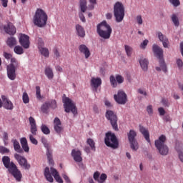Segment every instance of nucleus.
<instances>
[{"instance_id":"nucleus-46","label":"nucleus","mask_w":183,"mask_h":183,"mask_svg":"<svg viewBox=\"0 0 183 183\" xmlns=\"http://www.w3.org/2000/svg\"><path fill=\"white\" fill-rule=\"evenodd\" d=\"M9 149L4 146H0V154H8Z\"/></svg>"},{"instance_id":"nucleus-40","label":"nucleus","mask_w":183,"mask_h":183,"mask_svg":"<svg viewBox=\"0 0 183 183\" xmlns=\"http://www.w3.org/2000/svg\"><path fill=\"white\" fill-rule=\"evenodd\" d=\"M14 51L15 54H17L18 55H22V54H24V49H22L21 46H16Z\"/></svg>"},{"instance_id":"nucleus-12","label":"nucleus","mask_w":183,"mask_h":183,"mask_svg":"<svg viewBox=\"0 0 183 183\" xmlns=\"http://www.w3.org/2000/svg\"><path fill=\"white\" fill-rule=\"evenodd\" d=\"M135 137H137V132L134 130H130L128 134V138L130 143V147L133 151L138 150V142L135 139Z\"/></svg>"},{"instance_id":"nucleus-24","label":"nucleus","mask_w":183,"mask_h":183,"mask_svg":"<svg viewBox=\"0 0 183 183\" xmlns=\"http://www.w3.org/2000/svg\"><path fill=\"white\" fill-rule=\"evenodd\" d=\"M4 29L9 35H15L16 34V28L14 27L12 23H9L7 26H4Z\"/></svg>"},{"instance_id":"nucleus-4","label":"nucleus","mask_w":183,"mask_h":183,"mask_svg":"<svg viewBox=\"0 0 183 183\" xmlns=\"http://www.w3.org/2000/svg\"><path fill=\"white\" fill-rule=\"evenodd\" d=\"M167 141V137L165 135L162 134L157 140L155 141V147L158 149L160 155H168V152L169 149H168V146L165 144Z\"/></svg>"},{"instance_id":"nucleus-50","label":"nucleus","mask_w":183,"mask_h":183,"mask_svg":"<svg viewBox=\"0 0 183 183\" xmlns=\"http://www.w3.org/2000/svg\"><path fill=\"white\" fill-rule=\"evenodd\" d=\"M136 21H137L138 25H142V24L144 23V20H142V15L137 16Z\"/></svg>"},{"instance_id":"nucleus-10","label":"nucleus","mask_w":183,"mask_h":183,"mask_svg":"<svg viewBox=\"0 0 183 183\" xmlns=\"http://www.w3.org/2000/svg\"><path fill=\"white\" fill-rule=\"evenodd\" d=\"M11 64L7 66V75L8 78L11 81L15 80L16 78V74L15 73V65L18 64L16 59L11 57Z\"/></svg>"},{"instance_id":"nucleus-49","label":"nucleus","mask_w":183,"mask_h":183,"mask_svg":"<svg viewBox=\"0 0 183 183\" xmlns=\"http://www.w3.org/2000/svg\"><path fill=\"white\" fill-rule=\"evenodd\" d=\"M29 139L31 142V144H34V145H38V140L34 137V135L29 134Z\"/></svg>"},{"instance_id":"nucleus-31","label":"nucleus","mask_w":183,"mask_h":183,"mask_svg":"<svg viewBox=\"0 0 183 183\" xmlns=\"http://www.w3.org/2000/svg\"><path fill=\"white\" fill-rule=\"evenodd\" d=\"M76 31L77 32V35H79L81 38H84V36H85V30L82 26L79 24L76 25Z\"/></svg>"},{"instance_id":"nucleus-26","label":"nucleus","mask_w":183,"mask_h":183,"mask_svg":"<svg viewBox=\"0 0 183 183\" xmlns=\"http://www.w3.org/2000/svg\"><path fill=\"white\" fill-rule=\"evenodd\" d=\"M54 128L57 134L62 132V129H64L61 120L58 117H56L54 120Z\"/></svg>"},{"instance_id":"nucleus-43","label":"nucleus","mask_w":183,"mask_h":183,"mask_svg":"<svg viewBox=\"0 0 183 183\" xmlns=\"http://www.w3.org/2000/svg\"><path fill=\"white\" fill-rule=\"evenodd\" d=\"M124 49L127 56H131V55H132V47L128 45H125Z\"/></svg>"},{"instance_id":"nucleus-45","label":"nucleus","mask_w":183,"mask_h":183,"mask_svg":"<svg viewBox=\"0 0 183 183\" xmlns=\"http://www.w3.org/2000/svg\"><path fill=\"white\" fill-rule=\"evenodd\" d=\"M147 112L148 115H149L150 117L152 116V114H154V109H152V105H149L147 107Z\"/></svg>"},{"instance_id":"nucleus-41","label":"nucleus","mask_w":183,"mask_h":183,"mask_svg":"<svg viewBox=\"0 0 183 183\" xmlns=\"http://www.w3.org/2000/svg\"><path fill=\"white\" fill-rule=\"evenodd\" d=\"M87 144H88V145H89L92 151H95L96 150L95 142H94V140L92 139H87Z\"/></svg>"},{"instance_id":"nucleus-60","label":"nucleus","mask_w":183,"mask_h":183,"mask_svg":"<svg viewBox=\"0 0 183 183\" xmlns=\"http://www.w3.org/2000/svg\"><path fill=\"white\" fill-rule=\"evenodd\" d=\"M1 5L4 6V8H6L8 6V0H1Z\"/></svg>"},{"instance_id":"nucleus-38","label":"nucleus","mask_w":183,"mask_h":183,"mask_svg":"<svg viewBox=\"0 0 183 183\" xmlns=\"http://www.w3.org/2000/svg\"><path fill=\"white\" fill-rule=\"evenodd\" d=\"M41 132L43 134H45V135H49V134H51V130H49V128L45 124H42L41 126Z\"/></svg>"},{"instance_id":"nucleus-61","label":"nucleus","mask_w":183,"mask_h":183,"mask_svg":"<svg viewBox=\"0 0 183 183\" xmlns=\"http://www.w3.org/2000/svg\"><path fill=\"white\" fill-rule=\"evenodd\" d=\"M63 178L66 181V183H71V180L69 179V177H68V176H66V174H64Z\"/></svg>"},{"instance_id":"nucleus-63","label":"nucleus","mask_w":183,"mask_h":183,"mask_svg":"<svg viewBox=\"0 0 183 183\" xmlns=\"http://www.w3.org/2000/svg\"><path fill=\"white\" fill-rule=\"evenodd\" d=\"M56 70L58 72H62V71H63L62 67H61L60 66H56Z\"/></svg>"},{"instance_id":"nucleus-54","label":"nucleus","mask_w":183,"mask_h":183,"mask_svg":"<svg viewBox=\"0 0 183 183\" xmlns=\"http://www.w3.org/2000/svg\"><path fill=\"white\" fill-rule=\"evenodd\" d=\"M3 141L4 142V145H8V133L6 132L3 133Z\"/></svg>"},{"instance_id":"nucleus-15","label":"nucleus","mask_w":183,"mask_h":183,"mask_svg":"<svg viewBox=\"0 0 183 183\" xmlns=\"http://www.w3.org/2000/svg\"><path fill=\"white\" fill-rule=\"evenodd\" d=\"M56 101L55 100H49L48 102H44L41 108L42 112H48L49 109H55L56 108Z\"/></svg>"},{"instance_id":"nucleus-29","label":"nucleus","mask_w":183,"mask_h":183,"mask_svg":"<svg viewBox=\"0 0 183 183\" xmlns=\"http://www.w3.org/2000/svg\"><path fill=\"white\" fill-rule=\"evenodd\" d=\"M139 131L143 137H144L146 141H147V142H151V140L149 139V132L142 126H139Z\"/></svg>"},{"instance_id":"nucleus-13","label":"nucleus","mask_w":183,"mask_h":183,"mask_svg":"<svg viewBox=\"0 0 183 183\" xmlns=\"http://www.w3.org/2000/svg\"><path fill=\"white\" fill-rule=\"evenodd\" d=\"M114 98L117 102V104H120L121 105H125L128 99H127V94L122 90H119L117 94L114 95Z\"/></svg>"},{"instance_id":"nucleus-14","label":"nucleus","mask_w":183,"mask_h":183,"mask_svg":"<svg viewBox=\"0 0 183 183\" xmlns=\"http://www.w3.org/2000/svg\"><path fill=\"white\" fill-rule=\"evenodd\" d=\"M14 158L17 160V162L19 164V165L25 169H29V168H31V164H28V160H26L24 157L19 154H15Z\"/></svg>"},{"instance_id":"nucleus-37","label":"nucleus","mask_w":183,"mask_h":183,"mask_svg":"<svg viewBox=\"0 0 183 183\" xmlns=\"http://www.w3.org/2000/svg\"><path fill=\"white\" fill-rule=\"evenodd\" d=\"M7 45L10 46V48H12L14 45H16V39L14 37H10L7 39Z\"/></svg>"},{"instance_id":"nucleus-7","label":"nucleus","mask_w":183,"mask_h":183,"mask_svg":"<svg viewBox=\"0 0 183 183\" xmlns=\"http://www.w3.org/2000/svg\"><path fill=\"white\" fill-rule=\"evenodd\" d=\"M12 142L16 152L19 154H23L24 151V152H29V146H28V140H26V138L22 137L20 139L21 144H19V142L16 139H14ZM21 145L22 148H21Z\"/></svg>"},{"instance_id":"nucleus-9","label":"nucleus","mask_w":183,"mask_h":183,"mask_svg":"<svg viewBox=\"0 0 183 183\" xmlns=\"http://www.w3.org/2000/svg\"><path fill=\"white\" fill-rule=\"evenodd\" d=\"M104 142L107 147H110V148H113V149L118 148V139H117V137L114 134L111 132L106 134Z\"/></svg>"},{"instance_id":"nucleus-48","label":"nucleus","mask_w":183,"mask_h":183,"mask_svg":"<svg viewBox=\"0 0 183 183\" xmlns=\"http://www.w3.org/2000/svg\"><path fill=\"white\" fill-rule=\"evenodd\" d=\"M90 2V5L89 6V9L92 11L94 9V6L97 5V0H89Z\"/></svg>"},{"instance_id":"nucleus-44","label":"nucleus","mask_w":183,"mask_h":183,"mask_svg":"<svg viewBox=\"0 0 183 183\" xmlns=\"http://www.w3.org/2000/svg\"><path fill=\"white\" fill-rule=\"evenodd\" d=\"M22 99L24 104H29V97L28 96V93L24 92L22 96Z\"/></svg>"},{"instance_id":"nucleus-16","label":"nucleus","mask_w":183,"mask_h":183,"mask_svg":"<svg viewBox=\"0 0 183 183\" xmlns=\"http://www.w3.org/2000/svg\"><path fill=\"white\" fill-rule=\"evenodd\" d=\"M124 81H125V79L121 74H117L116 76H110V83L113 88H117L118 84H124Z\"/></svg>"},{"instance_id":"nucleus-28","label":"nucleus","mask_w":183,"mask_h":183,"mask_svg":"<svg viewBox=\"0 0 183 183\" xmlns=\"http://www.w3.org/2000/svg\"><path fill=\"white\" fill-rule=\"evenodd\" d=\"M175 149L178 154V158L181 162H183V144L182 143H177Z\"/></svg>"},{"instance_id":"nucleus-55","label":"nucleus","mask_w":183,"mask_h":183,"mask_svg":"<svg viewBox=\"0 0 183 183\" xmlns=\"http://www.w3.org/2000/svg\"><path fill=\"white\" fill-rule=\"evenodd\" d=\"M169 2L172 4L174 6H179V0H169Z\"/></svg>"},{"instance_id":"nucleus-64","label":"nucleus","mask_w":183,"mask_h":183,"mask_svg":"<svg viewBox=\"0 0 183 183\" xmlns=\"http://www.w3.org/2000/svg\"><path fill=\"white\" fill-rule=\"evenodd\" d=\"M105 105L106 107H111V102H109L108 100H106Z\"/></svg>"},{"instance_id":"nucleus-56","label":"nucleus","mask_w":183,"mask_h":183,"mask_svg":"<svg viewBox=\"0 0 183 183\" xmlns=\"http://www.w3.org/2000/svg\"><path fill=\"white\" fill-rule=\"evenodd\" d=\"M84 12H82V11H81V12H79V19H81V21H82V22H85V16H84Z\"/></svg>"},{"instance_id":"nucleus-8","label":"nucleus","mask_w":183,"mask_h":183,"mask_svg":"<svg viewBox=\"0 0 183 183\" xmlns=\"http://www.w3.org/2000/svg\"><path fill=\"white\" fill-rule=\"evenodd\" d=\"M63 104L65 112H72L74 115H76L78 114L76 106H75V103H74L71 99L69 97H63Z\"/></svg>"},{"instance_id":"nucleus-42","label":"nucleus","mask_w":183,"mask_h":183,"mask_svg":"<svg viewBox=\"0 0 183 183\" xmlns=\"http://www.w3.org/2000/svg\"><path fill=\"white\" fill-rule=\"evenodd\" d=\"M36 97L37 99H39V101L43 98L41 95V87L39 86H36Z\"/></svg>"},{"instance_id":"nucleus-11","label":"nucleus","mask_w":183,"mask_h":183,"mask_svg":"<svg viewBox=\"0 0 183 183\" xmlns=\"http://www.w3.org/2000/svg\"><path fill=\"white\" fill-rule=\"evenodd\" d=\"M106 118L110 121V123L115 131H118V118L117 117V114L114 113L111 110H107L106 112Z\"/></svg>"},{"instance_id":"nucleus-47","label":"nucleus","mask_w":183,"mask_h":183,"mask_svg":"<svg viewBox=\"0 0 183 183\" xmlns=\"http://www.w3.org/2000/svg\"><path fill=\"white\" fill-rule=\"evenodd\" d=\"M138 94H140V95H143V97H147L148 94L147 93V91L144 89L139 88L137 89Z\"/></svg>"},{"instance_id":"nucleus-58","label":"nucleus","mask_w":183,"mask_h":183,"mask_svg":"<svg viewBox=\"0 0 183 183\" xmlns=\"http://www.w3.org/2000/svg\"><path fill=\"white\" fill-rule=\"evenodd\" d=\"M4 58H6V59H11L12 58V54L10 53L4 52Z\"/></svg>"},{"instance_id":"nucleus-1","label":"nucleus","mask_w":183,"mask_h":183,"mask_svg":"<svg viewBox=\"0 0 183 183\" xmlns=\"http://www.w3.org/2000/svg\"><path fill=\"white\" fill-rule=\"evenodd\" d=\"M2 162L11 175H13L14 178L19 182L21 179H22V174L21 171L18 169L16 165L14 164L13 162H11V159L8 156H4L2 157Z\"/></svg>"},{"instance_id":"nucleus-36","label":"nucleus","mask_w":183,"mask_h":183,"mask_svg":"<svg viewBox=\"0 0 183 183\" xmlns=\"http://www.w3.org/2000/svg\"><path fill=\"white\" fill-rule=\"evenodd\" d=\"M79 8L81 12H86V0H79Z\"/></svg>"},{"instance_id":"nucleus-18","label":"nucleus","mask_w":183,"mask_h":183,"mask_svg":"<svg viewBox=\"0 0 183 183\" xmlns=\"http://www.w3.org/2000/svg\"><path fill=\"white\" fill-rule=\"evenodd\" d=\"M19 43L25 49H28L29 48L30 42H29V36L26 34H21L19 38Z\"/></svg>"},{"instance_id":"nucleus-22","label":"nucleus","mask_w":183,"mask_h":183,"mask_svg":"<svg viewBox=\"0 0 183 183\" xmlns=\"http://www.w3.org/2000/svg\"><path fill=\"white\" fill-rule=\"evenodd\" d=\"M152 51L159 59H162V55H164V50L162 48L157 44H153Z\"/></svg>"},{"instance_id":"nucleus-2","label":"nucleus","mask_w":183,"mask_h":183,"mask_svg":"<svg viewBox=\"0 0 183 183\" xmlns=\"http://www.w3.org/2000/svg\"><path fill=\"white\" fill-rule=\"evenodd\" d=\"M48 21V15L41 9H38L33 17V22L36 26L44 28L46 25Z\"/></svg>"},{"instance_id":"nucleus-34","label":"nucleus","mask_w":183,"mask_h":183,"mask_svg":"<svg viewBox=\"0 0 183 183\" xmlns=\"http://www.w3.org/2000/svg\"><path fill=\"white\" fill-rule=\"evenodd\" d=\"M45 75L49 79H52V78H54V71H52V69L51 67H46Z\"/></svg>"},{"instance_id":"nucleus-52","label":"nucleus","mask_w":183,"mask_h":183,"mask_svg":"<svg viewBox=\"0 0 183 183\" xmlns=\"http://www.w3.org/2000/svg\"><path fill=\"white\" fill-rule=\"evenodd\" d=\"M149 42V41H148V39H145L143 42H142L140 44L141 49H145V48H147V45H148Z\"/></svg>"},{"instance_id":"nucleus-6","label":"nucleus","mask_w":183,"mask_h":183,"mask_svg":"<svg viewBox=\"0 0 183 183\" xmlns=\"http://www.w3.org/2000/svg\"><path fill=\"white\" fill-rule=\"evenodd\" d=\"M52 175L54 176V178L56 179V181L59 183H63L64 181L59 176V174L58 173V171L55 169L53 167H51L49 170V167H46L44 169V177L49 182H54V178L52 177Z\"/></svg>"},{"instance_id":"nucleus-33","label":"nucleus","mask_w":183,"mask_h":183,"mask_svg":"<svg viewBox=\"0 0 183 183\" xmlns=\"http://www.w3.org/2000/svg\"><path fill=\"white\" fill-rule=\"evenodd\" d=\"M39 51L44 58L49 57V50L47 48L39 46Z\"/></svg>"},{"instance_id":"nucleus-17","label":"nucleus","mask_w":183,"mask_h":183,"mask_svg":"<svg viewBox=\"0 0 183 183\" xmlns=\"http://www.w3.org/2000/svg\"><path fill=\"white\" fill-rule=\"evenodd\" d=\"M157 35L159 41L162 42L164 48H169V39H168V37L161 31H158Z\"/></svg>"},{"instance_id":"nucleus-32","label":"nucleus","mask_w":183,"mask_h":183,"mask_svg":"<svg viewBox=\"0 0 183 183\" xmlns=\"http://www.w3.org/2000/svg\"><path fill=\"white\" fill-rule=\"evenodd\" d=\"M139 64L143 71H148V59L142 58L139 60Z\"/></svg>"},{"instance_id":"nucleus-23","label":"nucleus","mask_w":183,"mask_h":183,"mask_svg":"<svg viewBox=\"0 0 183 183\" xmlns=\"http://www.w3.org/2000/svg\"><path fill=\"white\" fill-rule=\"evenodd\" d=\"M82 154L81 153V151L76 149H74L71 151V156L73 157L74 161L76 162H82Z\"/></svg>"},{"instance_id":"nucleus-25","label":"nucleus","mask_w":183,"mask_h":183,"mask_svg":"<svg viewBox=\"0 0 183 183\" xmlns=\"http://www.w3.org/2000/svg\"><path fill=\"white\" fill-rule=\"evenodd\" d=\"M79 51L81 52V54L84 55L86 59H88V58L91 56V51L85 44H81L79 46Z\"/></svg>"},{"instance_id":"nucleus-3","label":"nucleus","mask_w":183,"mask_h":183,"mask_svg":"<svg viewBox=\"0 0 183 183\" xmlns=\"http://www.w3.org/2000/svg\"><path fill=\"white\" fill-rule=\"evenodd\" d=\"M97 34L103 38V39H109L111 38V34H112V28L107 21H103L97 25Z\"/></svg>"},{"instance_id":"nucleus-57","label":"nucleus","mask_w":183,"mask_h":183,"mask_svg":"<svg viewBox=\"0 0 183 183\" xmlns=\"http://www.w3.org/2000/svg\"><path fill=\"white\" fill-rule=\"evenodd\" d=\"M53 52L56 58H59V56H61V54H59V51H58V49L54 48Z\"/></svg>"},{"instance_id":"nucleus-19","label":"nucleus","mask_w":183,"mask_h":183,"mask_svg":"<svg viewBox=\"0 0 183 183\" xmlns=\"http://www.w3.org/2000/svg\"><path fill=\"white\" fill-rule=\"evenodd\" d=\"M91 86L94 91H98V87L102 85V80L99 77H92L90 81Z\"/></svg>"},{"instance_id":"nucleus-27","label":"nucleus","mask_w":183,"mask_h":183,"mask_svg":"<svg viewBox=\"0 0 183 183\" xmlns=\"http://www.w3.org/2000/svg\"><path fill=\"white\" fill-rule=\"evenodd\" d=\"M29 124H30V129L31 132L33 135H36V132L38 131V129L36 128V122L35 121V119L34 117H30L29 118Z\"/></svg>"},{"instance_id":"nucleus-39","label":"nucleus","mask_w":183,"mask_h":183,"mask_svg":"<svg viewBox=\"0 0 183 183\" xmlns=\"http://www.w3.org/2000/svg\"><path fill=\"white\" fill-rule=\"evenodd\" d=\"M46 155H47V159H48V161H49V164L50 165H53L54 159H52V152L51 151H49V149H47Z\"/></svg>"},{"instance_id":"nucleus-5","label":"nucleus","mask_w":183,"mask_h":183,"mask_svg":"<svg viewBox=\"0 0 183 183\" xmlns=\"http://www.w3.org/2000/svg\"><path fill=\"white\" fill-rule=\"evenodd\" d=\"M114 15L116 22H121L124 21L125 17V7L122 2L117 1L114 6Z\"/></svg>"},{"instance_id":"nucleus-30","label":"nucleus","mask_w":183,"mask_h":183,"mask_svg":"<svg viewBox=\"0 0 183 183\" xmlns=\"http://www.w3.org/2000/svg\"><path fill=\"white\" fill-rule=\"evenodd\" d=\"M159 64L160 67L157 66L156 67V71H163V72L167 73V64H165V61H164V59H159Z\"/></svg>"},{"instance_id":"nucleus-53","label":"nucleus","mask_w":183,"mask_h":183,"mask_svg":"<svg viewBox=\"0 0 183 183\" xmlns=\"http://www.w3.org/2000/svg\"><path fill=\"white\" fill-rule=\"evenodd\" d=\"M162 104L164 105V107H169L171 104L169 103V100L168 99L163 98L162 99Z\"/></svg>"},{"instance_id":"nucleus-20","label":"nucleus","mask_w":183,"mask_h":183,"mask_svg":"<svg viewBox=\"0 0 183 183\" xmlns=\"http://www.w3.org/2000/svg\"><path fill=\"white\" fill-rule=\"evenodd\" d=\"M2 99V107L5 108V109H9V111H12L14 109V104L12 102L9 100V99L6 98L5 96L1 97Z\"/></svg>"},{"instance_id":"nucleus-21","label":"nucleus","mask_w":183,"mask_h":183,"mask_svg":"<svg viewBox=\"0 0 183 183\" xmlns=\"http://www.w3.org/2000/svg\"><path fill=\"white\" fill-rule=\"evenodd\" d=\"M93 178L99 183H104L107 181V176L104 173L101 174L99 172H96L93 175Z\"/></svg>"},{"instance_id":"nucleus-51","label":"nucleus","mask_w":183,"mask_h":183,"mask_svg":"<svg viewBox=\"0 0 183 183\" xmlns=\"http://www.w3.org/2000/svg\"><path fill=\"white\" fill-rule=\"evenodd\" d=\"M177 65L179 69H182L183 68V61L181 59H177L176 61Z\"/></svg>"},{"instance_id":"nucleus-59","label":"nucleus","mask_w":183,"mask_h":183,"mask_svg":"<svg viewBox=\"0 0 183 183\" xmlns=\"http://www.w3.org/2000/svg\"><path fill=\"white\" fill-rule=\"evenodd\" d=\"M158 111H159V115H161V116L165 115V110L164 109V108L159 107V108L158 109Z\"/></svg>"},{"instance_id":"nucleus-35","label":"nucleus","mask_w":183,"mask_h":183,"mask_svg":"<svg viewBox=\"0 0 183 183\" xmlns=\"http://www.w3.org/2000/svg\"><path fill=\"white\" fill-rule=\"evenodd\" d=\"M171 19L174 25V26H179V19L178 18V14H173L171 16Z\"/></svg>"},{"instance_id":"nucleus-62","label":"nucleus","mask_w":183,"mask_h":183,"mask_svg":"<svg viewBox=\"0 0 183 183\" xmlns=\"http://www.w3.org/2000/svg\"><path fill=\"white\" fill-rule=\"evenodd\" d=\"M106 19H112V13H107L106 14Z\"/></svg>"}]
</instances>
